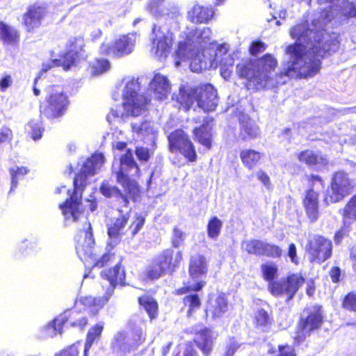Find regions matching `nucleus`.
Here are the masks:
<instances>
[{
  "mask_svg": "<svg viewBox=\"0 0 356 356\" xmlns=\"http://www.w3.org/2000/svg\"><path fill=\"white\" fill-rule=\"evenodd\" d=\"M309 35L313 34L312 31L307 29L306 24H299L291 29L290 35L296 40V42L286 47V54L289 58L277 75L280 80H274L271 76L277 66V60L270 54L254 61H242L236 66L237 74L257 89L273 88L278 83H284L286 81L282 80L284 76L290 79L314 76L319 72L321 64L316 56H323L327 51H334L337 43L332 40L330 46L325 45L318 49L317 45L309 40Z\"/></svg>",
  "mask_w": 356,
  "mask_h": 356,
  "instance_id": "nucleus-1",
  "label": "nucleus"
},
{
  "mask_svg": "<svg viewBox=\"0 0 356 356\" xmlns=\"http://www.w3.org/2000/svg\"><path fill=\"white\" fill-rule=\"evenodd\" d=\"M104 159L102 154L97 153L88 158L82 165L79 172L74 179V191L73 194L69 195L70 199L63 204H60L66 220L73 222L81 220L83 227L80 229L76 235V252L80 259L85 264L93 262V247L95 239L92 235V227L90 222L83 214L80 200L82 191L90 182L89 178L97 174L104 164ZM70 194V191H67Z\"/></svg>",
  "mask_w": 356,
  "mask_h": 356,
  "instance_id": "nucleus-2",
  "label": "nucleus"
},
{
  "mask_svg": "<svg viewBox=\"0 0 356 356\" xmlns=\"http://www.w3.org/2000/svg\"><path fill=\"white\" fill-rule=\"evenodd\" d=\"M330 0H318L320 4L329 2ZM331 4L328 7L324 8L321 14L323 18L322 22H319V24H316V22L314 21L313 29H308V25L306 23L303 24L307 25V29L311 30L313 34L309 35L308 33V38L310 41H312L313 44L317 45L318 49H322L323 46H330L332 44V40H334L338 44V41L335 37L332 38L331 35H327L324 32L323 26L327 23L331 22L332 19L338 17H354L356 16V0H330ZM338 48L337 47L335 51ZM329 51L328 52H330Z\"/></svg>",
  "mask_w": 356,
  "mask_h": 356,
  "instance_id": "nucleus-3",
  "label": "nucleus"
},
{
  "mask_svg": "<svg viewBox=\"0 0 356 356\" xmlns=\"http://www.w3.org/2000/svg\"><path fill=\"white\" fill-rule=\"evenodd\" d=\"M212 31L209 27L197 29L187 27L183 32L181 40L179 42L175 58V65H180V60H185L189 56H193L196 52L202 50L207 46L213 45L211 42Z\"/></svg>",
  "mask_w": 356,
  "mask_h": 356,
  "instance_id": "nucleus-4",
  "label": "nucleus"
},
{
  "mask_svg": "<svg viewBox=\"0 0 356 356\" xmlns=\"http://www.w3.org/2000/svg\"><path fill=\"white\" fill-rule=\"evenodd\" d=\"M179 102L186 110L197 102L198 107L204 111H211L216 109L218 97L216 90L212 85L208 84L184 92L179 97Z\"/></svg>",
  "mask_w": 356,
  "mask_h": 356,
  "instance_id": "nucleus-5",
  "label": "nucleus"
},
{
  "mask_svg": "<svg viewBox=\"0 0 356 356\" xmlns=\"http://www.w3.org/2000/svg\"><path fill=\"white\" fill-rule=\"evenodd\" d=\"M139 89L138 79L131 78L127 81L123 92V106L127 115L138 116L145 111L148 99L138 93Z\"/></svg>",
  "mask_w": 356,
  "mask_h": 356,
  "instance_id": "nucleus-6",
  "label": "nucleus"
},
{
  "mask_svg": "<svg viewBox=\"0 0 356 356\" xmlns=\"http://www.w3.org/2000/svg\"><path fill=\"white\" fill-rule=\"evenodd\" d=\"M190 280L184 283V286L177 290V293L183 294L190 291H200L205 282L200 278L207 273V264L203 255L197 254L191 257L188 268Z\"/></svg>",
  "mask_w": 356,
  "mask_h": 356,
  "instance_id": "nucleus-7",
  "label": "nucleus"
},
{
  "mask_svg": "<svg viewBox=\"0 0 356 356\" xmlns=\"http://www.w3.org/2000/svg\"><path fill=\"white\" fill-rule=\"evenodd\" d=\"M173 252L165 250L156 256L147 269V275L150 279H158L165 273L173 271L182 259L181 252H177L172 260Z\"/></svg>",
  "mask_w": 356,
  "mask_h": 356,
  "instance_id": "nucleus-8",
  "label": "nucleus"
},
{
  "mask_svg": "<svg viewBox=\"0 0 356 356\" xmlns=\"http://www.w3.org/2000/svg\"><path fill=\"white\" fill-rule=\"evenodd\" d=\"M47 105L44 108V114L49 118L60 117L66 110L67 97L60 86H51L48 88Z\"/></svg>",
  "mask_w": 356,
  "mask_h": 356,
  "instance_id": "nucleus-9",
  "label": "nucleus"
},
{
  "mask_svg": "<svg viewBox=\"0 0 356 356\" xmlns=\"http://www.w3.org/2000/svg\"><path fill=\"white\" fill-rule=\"evenodd\" d=\"M152 53L159 59L165 58L169 54L173 42L172 33L166 26L154 27Z\"/></svg>",
  "mask_w": 356,
  "mask_h": 356,
  "instance_id": "nucleus-10",
  "label": "nucleus"
},
{
  "mask_svg": "<svg viewBox=\"0 0 356 356\" xmlns=\"http://www.w3.org/2000/svg\"><path fill=\"white\" fill-rule=\"evenodd\" d=\"M304 283L305 279L301 275L292 274L288 276L286 280L270 282L268 289L275 296L286 294L288 296L289 299H291Z\"/></svg>",
  "mask_w": 356,
  "mask_h": 356,
  "instance_id": "nucleus-11",
  "label": "nucleus"
},
{
  "mask_svg": "<svg viewBox=\"0 0 356 356\" xmlns=\"http://www.w3.org/2000/svg\"><path fill=\"white\" fill-rule=\"evenodd\" d=\"M169 148L172 152L179 151L189 161L196 160L197 154L193 143L183 130L178 129L168 136Z\"/></svg>",
  "mask_w": 356,
  "mask_h": 356,
  "instance_id": "nucleus-12",
  "label": "nucleus"
},
{
  "mask_svg": "<svg viewBox=\"0 0 356 356\" xmlns=\"http://www.w3.org/2000/svg\"><path fill=\"white\" fill-rule=\"evenodd\" d=\"M353 188V181L350 179L348 174L339 171L336 172L331 183L330 200L332 202L341 200L345 196L350 193Z\"/></svg>",
  "mask_w": 356,
  "mask_h": 356,
  "instance_id": "nucleus-13",
  "label": "nucleus"
},
{
  "mask_svg": "<svg viewBox=\"0 0 356 356\" xmlns=\"http://www.w3.org/2000/svg\"><path fill=\"white\" fill-rule=\"evenodd\" d=\"M308 252L312 261L323 262L331 256L332 243L323 236H317L310 242Z\"/></svg>",
  "mask_w": 356,
  "mask_h": 356,
  "instance_id": "nucleus-14",
  "label": "nucleus"
},
{
  "mask_svg": "<svg viewBox=\"0 0 356 356\" xmlns=\"http://www.w3.org/2000/svg\"><path fill=\"white\" fill-rule=\"evenodd\" d=\"M121 163V175H118V179L120 183L129 193H135L138 191V186L135 181H131L127 175H124L122 170H126L125 168H135V173L138 174L140 171L137 163L135 162L131 150H128L125 154L122 156L120 159Z\"/></svg>",
  "mask_w": 356,
  "mask_h": 356,
  "instance_id": "nucleus-15",
  "label": "nucleus"
},
{
  "mask_svg": "<svg viewBox=\"0 0 356 356\" xmlns=\"http://www.w3.org/2000/svg\"><path fill=\"white\" fill-rule=\"evenodd\" d=\"M84 42L81 37L73 38L67 43V52L63 57V67L65 70L70 67L79 59L86 57L83 51Z\"/></svg>",
  "mask_w": 356,
  "mask_h": 356,
  "instance_id": "nucleus-16",
  "label": "nucleus"
},
{
  "mask_svg": "<svg viewBox=\"0 0 356 356\" xmlns=\"http://www.w3.org/2000/svg\"><path fill=\"white\" fill-rule=\"evenodd\" d=\"M229 45L227 44H219L216 47V51L215 52L214 58L209 59V67H216L218 65L221 67V74L223 76L229 73L227 72L228 68L232 67L234 64V59L230 54H228Z\"/></svg>",
  "mask_w": 356,
  "mask_h": 356,
  "instance_id": "nucleus-17",
  "label": "nucleus"
},
{
  "mask_svg": "<svg viewBox=\"0 0 356 356\" xmlns=\"http://www.w3.org/2000/svg\"><path fill=\"white\" fill-rule=\"evenodd\" d=\"M321 323L322 315L318 309H315L307 316L305 321H300L298 327L296 338L300 341L303 340L307 335L309 334L311 331L318 328Z\"/></svg>",
  "mask_w": 356,
  "mask_h": 356,
  "instance_id": "nucleus-18",
  "label": "nucleus"
},
{
  "mask_svg": "<svg viewBox=\"0 0 356 356\" xmlns=\"http://www.w3.org/2000/svg\"><path fill=\"white\" fill-rule=\"evenodd\" d=\"M149 90L158 99H165L170 91V84L168 78L161 74H156L150 81Z\"/></svg>",
  "mask_w": 356,
  "mask_h": 356,
  "instance_id": "nucleus-19",
  "label": "nucleus"
},
{
  "mask_svg": "<svg viewBox=\"0 0 356 356\" xmlns=\"http://www.w3.org/2000/svg\"><path fill=\"white\" fill-rule=\"evenodd\" d=\"M228 309L227 299L223 293L213 294L209 299L207 312L210 313L213 318L221 317Z\"/></svg>",
  "mask_w": 356,
  "mask_h": 356,
  "instance_id": "nucleus-20",
  "label": "nucleus"
},
{
  "mask_svg": "<svg viewBox=\"0 0 356 356\" xmlns=\"http://www.w3.org/2000/svg\"><path fill=\"white\" fill-rule=\"evenodd\" d=\"M214 12L211 8L204 7L195 3L188 12V19L195 24H207L213 16Z\"/></svg>",
  "mask_w": 356,
  "mask_h": 356,
  "instance_id": "nucleus-21",
  "label": "nucleus"
},
{
  "mask_svg": "<svg viewBox=\"0 0 356 356\" xmlns=\"http://www.w3.org/2000/svg\"><path fill=\"white\" fill-rule=\"evenodd\" d=\"M45 13V8L43 6L37 5L30 6L23 18L27 30L31 31L38 27Z\"/></svg>",
  "mask_w": 356,
  "mask_h": 356,
  "instance_id": "nucleus-22",
  "label": "nucleus"
},
{
  "mask_svg": "<svg viewBox=\"0 0 356 356\" xmlns=\"http://www.w3.org/2000/svg\"><path fill=\"white\" fill-rule=\"evenodd\" d=\"M131 128L134 133L141 139H147L155 144L157 131L151 122L145 121L143 122H133Z\"/></svg>",
  "mask_w": 356,
  "mask_h": 356,
  "instance_id": "nucleus-23",
  "label": "nucleus"
},
{
  "mask_svg": "<svg viewBox=\"0 0 356 356\" xmlns=\"http://www.w3.org/2000/svg\"><path fill=\"white\" fill-rule=\"evenodd\" d=\"M216 336L213 331L208 328H204L197 333L195 342L205 355L209 354L211 351Z\"/></svg>",
  "mask_w": 356,
  "mask_h": 356,
  "instance_id": "nucleus-24",
  "label": "nucleus"
},
{
  "mask_svg": "<svg viewBox=\"0 0 356 356\" xmlns=\"http://www.w3.org/2000/svg\"><path fill=\"white\" fill-rule=\"evenodd\" d=\"M304 207L307 217L315 222L318 217V195L313 190L307 191L304 200Z\"/></svg>",
  "mask_w": 356,
  "mask_h": 356,
  "instance_id": "nucleus-25",
  "label": "nucleus"
},
{
  "mask_svg": "<svg viewBox=\"0 0 356 356\" xmlns=\"http://www.w3.org/2000/svg\"><path fill=\"white\" fill-rule=\"evenodd\" d=\"M134 42V35H128L120 37L115 42L113 53L118 57L130 54L133 50Z\"/></svg>",
  "mask_w": 356,
  "mask_h": 356,
  "instance_id": "nucleus-26",
  "label": "nucleus"
},
{
  "mask_svg": "<svg viewBox=\"0 0 356 356\" xmlns=\"http://www.w3.org/2000/svg\"><path fill=\"white\" fill-rule=\"evenodd\" d=\"M297 157L300 162L305 163L309 165H324L327 163V159L324 155L310 149L301 152L298 154Z\"/></svg>",
  "mask_w": 356,
  "mask_h": 356,
  "instance_id": "nucleus-27",
  "label": "nucleus"
},
{
  "mask_svg": "<svg viewBox=\"0 0 356 356\" xmlns=\"http://www.w3.org/2000/svg\"><path fill=\"white\" fill-rule=\"evenodd\" d=\"M19 35L13 27L0 22V40L5 44H15Z\"/></svg>",
  "mask_w": 356,
  "mask_h": 356,
  "instance_id": "nucleus-28",
  "label": "nucleus"
},
{
  "mask_svg": "<svg viewBox=\"0 0 356 356\" xmlns=\"http://www.w3.org/2000/svg\"><path fill=\"white\" fill-rule=\"evenodd\" d=\"M211 127L209 123H207L200 128L195 129L193 131L195 139L207 149H210L211 147Z\"/></svg>",
  "mask_w": 356,
  "mask_h": 356,
  "instance_id": "nucleus-29",
  "label": "nucleus"
},
{
  "mask_svg": "<svg viewBox=\"0 0 356 356\" xmlns=\"http://www.w3.org/2000/svg\"><path fill=\"white\" fill-rule=\"evenodd\" d=\"M66 321V316H60L42 329L43 337H54L61 334L62 326Z\"/></svg>",
  "mask_w": 356,
  "mask_h": 356,
  "instance_id": "nucleus-30",
  "label": "nucleus"
},
{
  "mask_svg": "<svg viewBox=\"0 0 356 356\" xmlns=\"http://www.w3.org/2000/svg\"><path fill=\"white\" fill-rule=\"evenodd\" d=\"M240 158L245 167L252 169L260 161L261 154L252 149H245L240 152Z\"/></svg>",
  "mask_w": 356,
  "mask_h": 356,
  "instance_id": "nucleus-31",
  "label": "nucleus"
},
{
  "mask_svg": "<svg viewBox=\"0 0 356 356\" xmlns=\"http://www.w3.org/2000/svg\"><path fill=\"white\" fill-rule=\"evenodd\" d=\"M108 301V297L95 298L92 296H87L80 299V302L88 309L89 312L94 315L96 314Z\"/></svg>",
  "mask_w": 356,
  "mask_h": 356,
  "instance_id": "nucleus-32",
  "label": "nucleus"
},
{
  "mask_svg": "<svg viewBox=\"0 0 356 356\" xmlns=\"http://www.w3.org/2000/svg\"><path fill=\"white\" fill-rule=\"evenodd\" d=\"M259 129L254 122L248 120L241 124V136L243 139H252L259 135Z\"/></svg>",
  "mask_w": 356,
  "mask_h": 356,
  "instance_id": "nucleus-33",
  "label": "nucleus"
},
{
  "mask_svg": "<svg viewBox=\"0 0 356 356\" xmlns=\"http://www.w3.org/2000/svg\"><path fill=\"white\" fill-rule=\"evenodd\" d=\"M111 259V256L110 253L106 252L94 264V266L97 268L109 267ZM100 275L102 279L107 280L109 284L111 285V270L110 268L103 270Z\"/></svg>",
  "mask_w": 356,
  "mask_h": 356,
  "instance_id": "nucleus-34",
  "label": "nucleus"
},
{
  "mask_svg": "<svg viewBox=\"0 0 356 356\" xmlns=\"http://www.w3.org/2000/svg\"><path fill=\"white\" fill-rule=\"evenodd\" d=\"M140 305L145 309L149 318H156L158 314V304L156 301L150 296H144L138 298Z\"/></svg>",
  "mask_w": 356,
  "mask_h": 356,
  "instance_id": "nucleus-35",
  "label": "nucleus"
},
{
  "mask_svg": "<svg viewBox=\"0 0 356 356\" xmlns=\"http://www.w3.org/2000/svg\"><path fill=\"white\" fill-rule=\"evenodd\" d=\"M202 57L205 58L204 54L200 55L198 52H196L193 56H189L188 58L185 60H180L177 58L178 60H180V63L183 61H185L189 58H191V62L190 64L191 69L194 72H200L202 70L207 69L208 67L206 60L202 59Z\"/></svg>",
  "mask_w": 356,
  "mask_h": 356,
  "instance_id": "nucleus-36",
  "label": "nucleus"
},
{
  "mask_svg": "<svg viewBox=\"0 0 356 356\" xmlns=\"http://www.w3.org/2000/svg\"><path fill=\"white\" fill-rule=\"evenodd\" d=\"M264 242L259 240H250L244 241L242 248L249 254H262L264 253Z\"/></svg>",
  "mask_w": 356,
  "mask_h": 356,
  "instance_id": "nucleus-37",
  "label": "nucleus"
},
{
  "mask_svg": "<svg viewBox=\"0 0 356 356\" xmlns=\"http://www.w3.org/2000/svg\"><path fill=\"white\" fill-rule=\"evenodd\" d=\"M222 227V222L216 216H213L207 224L208 236L213 239H216L220 234Z\"/></svg>",
  "mask_w": 356,
  "mask_h": 356,
  "instance_id": "nucleus-38",
  "label": "nucleus"
},
{
  "mask_svg": "<svg viewBox=\"0 0 356 356\" xmlns=\"http://www.w3.org/2000/svg\"><path fill=\"white\" fill-rule=\"evenodd\" d=\"M26 131L31 135L34 140H38L42 137L43 127L39 120H32L26 126Z\"/></svg>",
  "mask_w": 356,
  "mask_h": 356,
  "instance_id": "nucleus-39",
  "label": "nucleus"
},
{
  "mask_svg": "<svg viewBox=\"0 0 356 356\" xmlns=\"http://www.w3.org/2000/svg\"><path fill=\"white\" fill-rule=\"evenodd\" d=\"M270 323L268 313L263 309L257 310L254 314V323L259 328L264 329Z\"/></svg>",
  "mask_w": 356,
  "mask_h": 356,
  "instance_id": "nucleus-40",
  "label": "nucleus"
},
{
  "mask_svg": "<svg viewBox=\"0 0 356 356\" xmlns=\"http://www.w3.org/2000/svg\"><path fill=\"white\" fill-rule=\"evenodd\" d=\"M264 278L267 281H272L277 275V267L272 262H267L261 266Z\"/></svg>",
  "mask_w": 356,
  "mask_h": 356,
  "instance_id": "nucleus-41",
  "label": "nucleus"
},
{
  "mask_svg": "<svg viewBox=\"0 0 356 356\" xmlns=\"http://www.w3.org/2000/svg\"><path fill=\"white\" fill-rule=\"evenodd\" d=\"M110 66L109 61L106 59H97L90 66V73L92 76L99 75L108 70Z\"/></svg>",
  "mask_w": 356,
  "mask_h": 356,
  "instance_id": "nucleus-42",
  "label": "nucleus"
},
{
  "mask_svg": "<svg viewBox=\"0 0 356 356\" xmlns=\"http://www.w3.org/2000/svg\"><path fill=\"white\" fill-rule=\"evenodd\" d=\"M29 170L25 167H16L10 170L11 175V190L17 185V181L27 174Z\"/></svg>",
  "mask_w": 356,
  "mask_h": 356,
  "instance_id": "nucleus-43",
  "label": "nucleus"
},
{
  "mask_svg": "<svg viewBox=\"0 0 356 356\" xmlns=\"http://www.w3.org/2000/svg\"><path fill=\"white\" fill-rule=\"evenodd\" d=\"M345 219H353L356 220V194L351 197L343 209Z\"/></svg>",
  "mask_w": 356,
  "mask_h": 356,
  "instance_id": "nucleus-44",
  "label": "nucleus"
},
{
  "mask_svg": "<svg viewBox=\"0 0 356 356\" xmlns=\"http://www.w3.org/2000/svg\"><path fill=\"white\" fill-rule=\"evenodd\" d=\"M184 302L186 306L188 307V314H191L192 312L200 307V300L197 294H192L186 296L184 298Z\"/></svg>",
  "mask_w": 356,
  "mask_h": 356,
  "instance_id": "nucleus-45",
  "label": "nucleus"
},
{
  "mask_svg": "<svg viewBox=\"0 0 356 356\" xmlns=\"http://www.w3.org/2000/svg\"><path fill=\"white\" fill-rule=\"evenodd\" d=\"M125 280V273L124 268L120 265H116L113 268V286L114 284L123 285Z\"/></svg>",
  "mask_w": 356,
  "mask_h": 356,
  "instance_id": "nucleus-46",
  "label": "nucleus"
},
{
  "mask_svg": "<svg viewBox=\"0 0 356 356\" xmlns=\"http://www.w3.org/2000/svg\"><path fill=\"white\" fill-rule=\"evenodd\" d=\"M262 254L271 257H280L282 254V250L277 245L264 243Z\"/></svg>",
  "mask_w": 356,
  "mask_h": 356,
  "instance_id": "nucleus-47",
  "label": "nucleus"
},
{
  "mask_svg": "<svg viewBox=\"0 0 356 356\" xmlns=\"http://www.w3.org/2000/svg\"><path fill=\"white\" fill-rule=\"evenodd\" d=\"M79 346L80 342L78 341L60 350L54 356H78L79 355Z\"/></svg>",
  "mask_w": 356,
  "mask_h": 356,
  "instance_id": "nucleus-48",
  "label": "nucleus"
},
{
  "mask_svg": "<svg viewBox=\"0 0 356 356\" xmlns=\"http://www.w3.org/2000/svg\"><path fill=\"white\" fill-rule=\"evenodd\" d=\"M102 330L103 325L101 324H97L89 330L86 341H88L90 339V345L92 346L94 341L99 337Z\"/></svg>",
  "mask_w": 356,
  "mask_h": 356,
  "instance_id": "nucleus-49",
  "label": "nucleus"
},
{
  "mask_svg": "<svg viewBox=\"0 0 356 356\" xmlns=\"http://www.w3.org/2000/svg\"><path fill=\"white\" fill-rule=\"evenodd\" d=\"M135 153L138 160L147 161L153 154V150L145 147H137Z\"/></svg>",
  "mask_w": 356,
  "mask_h": 356,
  "instance_id": "nucleus-50",
  "label": "nucleus"
},
{
  "mask_svg": "<svg viewBox=\"0 0 356 356\" xmlns=\"http://www.w3.org/2000/svg\"><path fill=\"white\" fill-rule=\"evenodd\" d=\"M240 347L238 342L234 339H229L225 346L224 356H233Z\"/></svg>",
  "mask_w": 356,
  "mask_h": 356,
  "instance_id": "nucleus-51",
  "label": "nucleus"
},
{
  "mask_svg": "<svg viewBox=\"0 0 356 356\" xmlns=\"http://www.w3.org/2000/svg\"><path fill=\"white\" fill-rule=\"evenodd\" d=\"M13 83V78L10 74L4 73L0 77V90L4 92L8 88L12 86Z\"/></svg>",
  "mask_w": 356,
  "mask_h": 356,
  "instance_id": "nucleus-52",
  "label": "nucleus"
},
{
  "mask_svg": "<svg viewBox=\"0 0 356 356\" xmlns=\"http://www.w3.org/2000/svg\"><path fill=\"white\" fill-rule=\"evenodd\" d=\"M343 307L347 309L356 310V294L350 293L344 298Z\"/></svg>",
  "mask_w": 356,
  "mask_h": 356,
  "instance_id": "nucleus-53",
  "label": "nucleus"
},
{
  "mask_svg": "<svg viewBox=\"0 0 356 356\" xmlns=\"http://www.w3.org/2000/svg\"><path fill=\"white\" fill-rule=\"evenodd\" d=\"M184 240V232L177 228H175L173 230V235L172 238V245L175 248H178L182 244Z\"/></svg>",
  "mask_w": 356,
  "mask_h": 356,
  "instance_id": "nucleus-54",
  "label": "nucleus"
},
{
  "mask_svg": "<svg viewBox=\"0 0 356 356\" xmlns=\"http://www.w3.org/2000/svg\"><path fill=\"white\" fill-rule=\"evenodd\" d=\"M13 138V131L8 127L3 126L0 127V143L9 141Z\"/></svg>",
  "mask_w": 356,
  "mask_h": 356,
  "instance_id": "nucleus-55",
  "label": "nucleus"
},
{
  "mask_svg": "<svg viewBox=\"0 0 356 356\" xmlns=\"http://www.w3.org/2000/svg\"><path fill=\"white\" fill-rule=\"evenodd\" d=\"M145 222V218L141 216H138L135 221L130 227L132 235H135L142 227Z\"/></svg>",
  "mask_w": 356,
  "mask_h": 356,
  "instance_id": "nucleus-56",
  "label": "nucleus"
},
{
  "mask_svg": "<svg viewBox=\"0 0 356 356\" xmlns=\"http://www.w3.org/2000/svg\"><path fill=\"white\" fill-rule=\"evenodd\" d=\"M257 179L264 185V186L270 189L271 187V183L269 176L263 170H259L257 172Z\"/></svg>",
  "mask_w": 356,
  "mask_h": 356,
  "instance_id": "nucleus-57",
  "label": "nucleus"
},
{
  "mask_svg": "<svg viewBox=\"0 0 356 356\" xmlns=\"http://www.w3.org/2000/svg\"><path fill=\"white\" fill-rule=\"evenodd\" d=\"M63 59L49 60L42 64V70L47 72L55 66L63 65Z\"/></svg>",
  "mask_w": 356,
  "mask_h": 356,
  "instance_id": "nucleus-58",
  "label": "nucleus"
},
{
  "mask_svg": "<svg viewBox=\"0 0 356 356\" xmlns=\"http://www.w3.org/2000/svg\"><path fill=\"white\" fill-rule=\"evenodd\" d=\"M265 50L264 44L261 42H254L250 48V52L252 55H256Z\"/></svg>",
  "mask_w": 356,
  "mask_h": 356,
  "instance_id": "nucleus-59",
  "label": "nucleus"
},
{
  "mask_svg": "<svg viewBox=\"0 0 356 356\" xmlns=\"http://www.w3.org/2000/svg\"><path fill=\"white\" fill-rule=\"evenodd\" d=\"M101 193L106 197H111V185L109 181H104L100 188Z\"/></svg>",
  "mask_w": 356,
  "mask_h": 356,
  "instance_id": "nucleus-60",
  "label": "nucleus"
},
{
  "mask_svg": "<svg viewBox=\"0 0 356 356\" xmlns=\"http://www.w3.org/2000/svg\"><path fill=\"white\" fill-rule=\"evenodd\" d=\"M340 275L341 270L339 267L334 266L330 270V276L332 279V281L334 283H337L339 281Z\"/></svg>",
  "mask_w": 356,
  "mask_h": 356,
  "instance_id": "nucleus-61",
  "label": "nucleus"
},
{
  "mask_svg": "<svg viewBox=\"0 0 356 356\" xmlns=\"http://www.w3.org/2000/svg\"><path fill=\"white\" fill-rule=\"evenodd\" d=\"M288 255L293 263L298 264L296 258V248L295 244L291 243L289 245Z\"/></svg>",
  "mask_w": 356,
  "mask_h": 356,
  "instance_id": "nucleus-62",
  "label": "nucleus"
},
{
  "mask_svg": "<svg viewBox=\"0 0 356 356\" xmlns=\"http://www.w3.org/2000/svg\"><path fill=\"white\" fill-rule=\"evenodd\" d=\"M112 191H113V196L115 195L117 197H118V200L120 202H122L124 204V206L127 205V204H128L127 199L124 195H121L120 191L118 188L113 187Z\"/></svg>",
  "mask_w": 356,
  "mask_h": 356,
  "instance_id": "nucleus-63",
  "label": "nucleus"
},
{
  "mask_svg": "<svg viewBox=\"0 0 356 356\" xmlns=\"http://www.w3.org/2000/svg\"><path fill=\"white\" fill-rule=\"evenodd\" d=\"M87 322L88 321L86 317H81L79 319H75L72 323V326L77 327L81 330L87 324Z\"/></svg>",
  "mask_w": 356,
  "mask_h": 356,
  "instance_id": "nucleus-64",
  "label": "nucleus"
}]
</instances>
